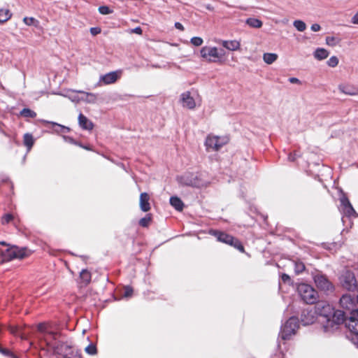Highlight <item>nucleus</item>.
I'll return each mask as SVG.
<instances>
[{"label":"nucleus","mask_w":358,"mask_h":358,"mask_svg":"<svg viewBox=\"0 0 358 358\" xmlns=\"http://www.w3.org/2000/svg\"><path fill=\"white\" fill-rule=\"evenodd\" d=\"M314 310L315 314L319 316L323 331L328 334H331L336 330L347 317L344 310H335L332 306L325 301L318 302Z\"/></svg>","instance_id":"nucleus-1"},{"label":"nucleus","mask_w":358,"mask_h":358,"mask_svg":"<svg viewBox=\"0 0 358 358\" xmlns=\"http://www.w3.org/2000/svg\"><path fill=\"white\" fill-rule=\"evenodd\" d=\"M310 275L316 287L319 290L327 294L334 292L335 287L334 284L331 282L327 275L321 271L315 269L311 272Z\"/></svg>","instance_id":"nucleus-2"},{"label":"nucleus","mask_w":358,"mask_h":358,"mask_svg":"<svg viewBox=\"0 0 358 358\" xmlns=\"http://www.w3.org/2000/svg\"><path fill=\"white\" fill-rule=\"evenodd\" d=\"M297 291L301 299L307 304L315 303L318 300L317 291L308 284H299L297 287Z\"/></svg>","instance_id":"nucleus-3"},{"label":"nucleus","mask_w":358,"mask_h":358,"mask_svg":"<svg viewBox=\"0 0 358 358\" xmlns=\"http://www.w3.org/2000/svg\"><path fill=\"white\" fill-rule=\"evenodd\" d=\"M299 327V319L296 316L290 317L280 327L279 336L282 340H289L294 335Z\"/></svg>","instance_id":"nucleus-4"},{"label":"nucleus","mask_w":358,"mask_h":358,"mask_svg":"<svg viewBox=\"0 0 358 358\" xmlns=\"http://www.w3.org/2000/svg\"><path fill=\"white\" fill-rule=\"evenodd\" d=\"M3 261L9 262L14 259H23L30 252L27 248H19L15 245L9 247L1 252Z\"/></svg>","instance_id":"nucleus-5"},{"label":"nucleus","mask_w":358,"mask_h":358,"mask_svg":"<svg viewBox=\"0 0 358 358\" xmlns=\"http://www.w3.org/2000/svg\"><path fill=\"white\" fill-rule=\"evenodd\" d=\"M339 282L343 289L350 292H358V280L352 271H344L339 277Z\"/></svg>","instance_id":"nucleus-6"},{"label":"nucleus","mask_w":358,"mask_h":358,"mask_svg":"<svg viewBox=\"0 0 358 358\" xmlns=\"http://www.w3.org/2000/svg\"><path fill=\"white\" fill-rule=\"evenodd\" d=\"M177 181L181 185L192 187H200L203 185L199 173H185L180 176H178Z\"/></svg>","instance_id":"nucleus-7"},{"label":"nucleus","mask_w":358,"mask_h":358,"mask_svg":"<svg viewBox=\"0 0 358 358\" xmlns=\"http://www.w3.org/2000/svg\"><path fill=\"white\" fill-rule=\"evenodd\" d=\"M201 57L209 62L220 61L224 55V50H218L216 47L203 46L200 50Z\"/></svg>","instance_id":"nucleus-8"},{"label":"nucleus","mask_w":358,"mask_h":358,"mask_svg":"<svg viewBox=\"0 0 358 358\" xmlns=\"http://www.w3.org/2000/svg\"><path fill=\"white\" fill-rule=\"evenodd\" d=\"M227 143V137L208 135L205 141V146L207 151H217Z\"/></svg>","instance_id":"nucleus-9"},{"label":"nucleus","mask_w":358,"mask_h":358,"mask_svg":"<svg viewBox=\"0 0 358 358\" xmlns=\"http://www.w3.org/2000/svg\"><path fill=\"white\" fill-rule=\"evenodd\" d=\"M357 317L350 316L347 326L350 331V339L358 348V310Z\"/></svg>","instance_id":"nucleus-10"},{"label":"nucleus","mask_w":358,"mask_h":358,"mask_svg":"<svg viewBox=\"0 0 358 358\" xmlns=\"http://www.w3.org/2000/svg\"><path fill=\"white\" fill-rule=\"evenodd\" d=\"M340 202L345 217L349 218L358 217V214L356 213L349 199L344 194H343L340 197Z\"/></svg>","instance_id":"nucleus-11"},{"label":"nucleus","mask_w":358,"mask_h":358,"mask_svg":"<svg viewBox=\"0 0 358 358\" xmlns=\"http://www.w3.org/2000/svg\"><path fill=\"white\" fill-rule=\"evenodd\" d=\"M339 305L344 310L351 311L352 313V316L357 317V310L354 309V299L350 294H343L340 299Z\"/></svg>","instance_id":"nucleus-12"},{"label":"nucleus","mask_w":358,"mask_h":358,"mask_svg":"<svg viewBox=\"0 0 358 358\" xmlns=\"http://www.w3.org/2000/svg\"><path fill=\"white\" fill-rule=\"evenodd\" d=\"M316 320L315 310L303 309L301 313V322L303 325L307 326L313 324Z\"/></svg>","instance_id":"nucleus-13"},{"label":"nucleus","mask_w":358,"mask_h":358,"mask_svg":"<svg viewBox=\"0 0 358 358\" xmlns=\"http://www.w3.org/2000/svg\"><path fill=\"white\" fill-rule=\"evenodd\" d=\"M122 71H111L100 76L99 81L105 85H110L115 83L120 77Z\"/></svg>","instance_id":"nucleus-14"},{"label":"nucleus","mask_w":358,"mask_h":358,"mask_svg":"<svg viewBox=\"0 0 358 358\" xmlns=\"http://www.w3.org/2000/svg\"><path fill=\"white\" fill-rule=\"evenodd\" d=\"M210 234L214 236L218 241L226 243L227 245L231 244L234 238V236L218 230H211Z\"/></svg>","instance_id":"nucleus-15"},{"label":"nucleus","mask_w":358,"mask_h":358,"mask_svg":"<svg viewBox=\"0 0 358 358\" xmlns=\"http://www.w3.org/2000/svg\"><path fill=\"white\" fill-rule=\"evenodd\" d=\"M181 101L182 106L189 109H194L196 106L195 101L194 98L190 96L189 92H185L181 94Z\"/></svg>","instance_id":"nucleus-16"},{"label":"nucleus","mask_w":358,"mask_h":358,"mask_svg":"<svg viewBox=\"0 0 358 358\" xmlns=\"http://www.w3.org/2000/svg\"><path fill=\"white\" fill-rule=\"evenodd\" d=\"M45 124L50 125L53 131L58 134H66L70 131V128L58 123L50 121H45Z\"/></svg>","instance_id":"nucleus-17"},{"label":"nucleus","mask_w":358,"mask_h":358,"mask_svg":"<svg viewBox=\"0 0 358 358\" xmlns=\"http://www.w3.org/2000/svg\"><path fill=\"white\" fill-rule=\"evenodd\" d=\"M78 124L83 129L92 130L93 129V123L82 113L78 115Z\"/></svg>","instance_id":"nucleus-18"},{"label":"nucleus","mask_w":358,"mask_h":358,"mask_svg":"<svg viewBox=\"0 0 358 358\" xmlns=\"http://www.w3.org/2000/svg\"><path fill=\"white\" fill-rule=\"evenodd\" d=\"M339 90L347 95H356L358 94V88L351 85H340Z\"/></svg>","instance_id":"nucleus-19"},{"label":"nucleus","mask_w":358,"mask_h":358,"mask_svg":"<svg viewBox=\"0 0 358 358\" xmlns=\"http://www.w3.org/2000/svg\"><path fill=\"white\" fill-rule=\"evenodd\" d=\"M140 208L143 212H148L150 209L149 196L146 192L141 193L140 195Z\"/></svg>","instance_id":"nucleus-20"},{"label":"nucleus","mask_w":358,"mask_h":358,"mask_svg":"<svg viewBox=\"0 0 358 358\" xmlns=\"http://www.w3.org/2000/svg\"><path fill=\"white\" fill-rule=\"evenodd\" d=\"M78 92L83 94L82 101L88 103H94L96 101V95L93 93L86 92L83 90H78Z\"/></svg>","instance_id":"nucleus-21"},{"label":"nucleus","mask_w":358,"mask_h":358,"mask_svg":"<svg viewBox=\"0 0 358 358\" xmlns=\"http://www.w3.org/2000/svg\"><path fill=\"white\" fill-rule=\"evenodd\" d=\"M170 204L178 211H182L184 208V203L177 196H172L170 198Z\"/></svg>","instance_id":"nucleus-22"},{"label":"nucleus","mask_w":358,"mask_h":358,"mask_svg":"<svg viewBox=\"0 0 358 358\" xmlns=\"http://www.w3.org/2000/svg\"><path fill=\"white\" fill-rule=\"evenodd\" d=\"M222 45L229 50L234 51L240 48V43L237 41H222Z\"/></svg>","instance_id":"nucleus-23"},{"label":"nucleus","mask_w":358,"mask_h":358,"mask_svg":"<svg viewBox=\"0 0 358 358\" xmlns=\"http://www.w3.org/2000/svg\"><path fill=\"white\" fill-rule=\"evenodd\" d=\"M78 90H70L67 92L66 94H64L65 97H67L69 99H70L72 102L78 103L80 101H82V96H79L78 94H80L78 92Z\"/></svg>","instance_id":"nucleus-24"},{"label":"nucleus","mask_w":358,"mask_h":358,"mask_svg":"<svg viewBox=\"0 0 358 358\" xmlns=\"http://www.w3.org/2000/svg\"><path fill=\"white\" fill-rule=\"evenodd\" d=\"M34 143V139L31 134L26 133L23 136V144L26 146L27 152H29Z\"/></svg>","instance_id":"nucleus-25"},{"label":"nucleus","mask_w":358,"mask_h":358,"mask_svg":"<svg viewBox=\"0 0 358 358\" xmlns=\"http://www.w3.org/2000/svg\"><path fill=\"white\" fill-rule=\"evenodd\" d=\"M329 55V52L326 49L322 48H317L313 53L315 58L318 60H323L326 59Z\"/></svg>","instance_id":"nucleus-26"},{"label":"nucleus","mask_w":358,"mask_h":358,"mask_svg":"<svg viewBox=\"0 0 358 358\" xmlns=\"http://www.w3.org/2000/svg\"><path fill=\"white\" fill-rule=\"evenodd\" d=\"M80 278L87 285L91 282L92 274L87 269H83L80 273Z\"/></svg>","instance_id":"nucleus-27"},{"label":"nucleus","mask_w":358,"mask_h":358,"mask_svg":"<svg viewBox=\"0 0 358 358\" xmlns=\"http://www.w3.org/2000/svg\"><path fill=\"white\" fill-rule=\"evenodd\" d=\"M278 59V55L275 53H264L263 55L264 62L268 64H273Z\"/></svg>","instance_id":"nucleus-28"},{"label":"nucleus","mask_w":358,"mask_h":358,"mask_svg":"<svg viewBox=\"0 0 358 358\" xmlns=\"http://www.w3.org/2000/svg\"><path fill=\"white\" fill-rule=\"evenodd\" d=\"M11 17V13L8 9H0V23L8 21Z\"/></svg>","instance_id":"nucleus-29"},{"label":"nucleus","mask_w":358,"mask_h":358,"mask_svg":"<svg viewBox=\"0 0 358 358\" xmlns=\"http://www.w3.org/2000/svg\"><path fill=\"white\" fill-rule=\"evenodd\" d=\"M246 24L253 28H260L262 26V22L260 20L252 17L247 19Z\"/></svg>","instance_id":"nucleus-30"},{"label":"nucleus","mask_w":358,"mask_h":358,"mask_svg":"<svg viewBox=\"0 0 358 358\" xmlns=\"http://www.w3.org/2000/svg\"><path fill=\"white\" fill-rule=\"evenodd\" d=\"M20 115L24 117L35 118L36 117V113L28 108H23L20 112Z\"/></svg>","instance_id":"nucleus-31"},{"label":"nucleus","mask_w":358,"mask_h":358,"mask_svg":"<svg viewBox=\"0 0 358 358\" xmlns=\"http://www.w3.org/2000/svg\"><path fill=\"white\" fill-rule=\"evenodd\" d=\"M341 41V39L335 36H327L326 44L331 47L337 45Z\"/></svg>","instance_id":"nucleus-32"},{"label":"nucleus","mask_w":358,"mask_h":358,"mask_svg":"<svg viewBox=\"0 0 358 358\" xmlns=\"http://www.w3.org/2000/svg\"><path fill=\"white\" fill-rule=\"evenodd\" d=\"M229 245L233 246L234 248L237 249L241 252H245L243 245L241 242L236 238L234 237L231 243Z\"/></svg>","instance_id":"nucleus-33"},{"label":"nucleus","mask_w":358,"mask_h":358,"mask_svg":"<svg viewBox=\"0 0 358 358\" xmlns=\"http://www.w3.org/2000/svg\"><path fill=\"white\" fill-rule=\"evenodd\" d=\"M293 25L299 31H303L306 29V23L300 20H294Z\"/></svg>","instance_id":"nucleus-34"},{"label":"nucleus","mask_w":358,"mask_h":358,"mask_svg":"<svg viewBox=\"0 0 358 358\" xmlns=\"http://www.w3.org/2000/svg\"><path fill=\"white\" fill-rule=\"evenodd\" d=\"M306 267L304 264L301 261L294 262V271L296 274L302 273Z\"/></svg>","instance_id":"nucleus-35"},{"label":"nucleus","mask_w":358,"mask_h":358,"mask_svg":"<svg viewBox=\"0 0 358 358\" xmlns=\"http://www.w3.org/2000/svg\"><path fill=\"white\" fill-rule=\"evenodd\" d=\"M85 352L90 355H95L97 353V348L94 343H90L85 349Z\"/></svg>","instance_id":"nucleus-36"},{"label":"nucleus","mask_w":358,"mask_h":358,"mask_svg":"<svg viewBox=\"0 0 358 358\" xmlns=\"http://www.w3.org/2000/svg\"><path fill=\"white\" fill-rule=\"evenodd\" d=\"M151 222V216L150 214L146 215L144 217L139 220V224L143 227H147Z\"/></svg>","instance_id":"nucleus-37"},{"label":"nucleus","mask_w":358,"mask_h":358,"mask_svg":"<svg viewBox=\"0 0 358 358\" xmlns=\"http://www.w3.org/2000/svg\"><path fill=\"white\" fill-rule=\"evenodd\" d=\"M23 22L25 23V24H27L28 26L34 25L35 27H37L38 24V21L37 20H36L35 18L31 17H24Z\"/></svg>","instance_id":"nucleus-38"},{"label":"nucleus","mask_w":358,"mask_h":358,"mask_svg":"<svg viewBox=\"0 0 358 358\" xmlns=\"http://www.w3.org/2000/svg\"><path fill=\"white\" fill-rule=\"evenodd\" d=\"M63 348L69 349L70 347L66 343L58 344L57 346L54 347V352L55 353L62 355V350Z\"/></svg>","instance_id":"nucleus-39"},{"label":"nucleus","mask_w":358,"mask_h":358,"mask_svg":"<svg viewBox=\"0 0 358 358\" xmlns=\"http://www.w3.org/2000/svg\"><path fill=\"white\" fill-rule=\"evenodd\" d=\"M98 10L101 15H108L113 12V10L107 6H101L99 7Z\"/></svg>","instance_id":"nucleus-40"},{"label":"nucleus","mask_w":358,"mask_h":358,"mask_svg":"<svg viewBox=\"0 0 358 358\" xmlns=\"http://www.w3.org/2000/svg\"><path fill=\"white\" fill-rule=\"evenodd\" d=\"M327 63L329 66L335 67L338 64V59L336 56H332L328 59Z\"/></svg>","instance_id":"nucleus-41"},{"label":"nucleus","mask_w":358,"mask_h":358,"mask_svg":"<svg viewBox=\"0 0 358 358\" xmlns=\"http://www.w3.org/2000/svg\"><path fill=\"white\" fill-rule=\"evenodd\" d=\"M190 42L194 46H200L202 45L203 41L201 37L194 36L191 38Z\"/></svg>","instance_id":"nucleus-42"},{"label":"nucleus","mask_w":358,"mask_h":358,"mask_svg":"<svg viewBox=\"0 0 358 358\" xmlns=\"http://www.w3.org/2000/svg\"><path fill=\"white\" fill-rule=\"evenodd\" d=\"M133 288L130 286H126L124 288L123 296L125 298L131 297L133 294Z\"/></svg>","instance_id":"nucleus-43"},{"label":"nucleus","mask_w":358,"mask_h":358,"mask_svg":"<svg viewBox=\"0 0 358 358\" xmlns=\"http://www.w3.org/2000/svg\"><path fill=\"white\" fill-rule=\"evenodd\" d=\"M13 216L10 213H7L4 215L2 217L1 222L3 224H8L11 220H13Z\"/></svg>","instance_id":"nucleus-44"},{"label":"nucleus","mask_w":358,"mask_h":358,"mask_svg":"<svg viewBox=\"0 0 358 358\" xmlns=\"http://www.w3.org/2000/svg\"><path fill=\"white\" fill-rule=\"evenodd\" d=\"M62 138L66 143L73 144V145H78V142L76 141L75 139H73L71 136L63 135Z\"/></svg>","instance_id":"nucleus-45"},{"label":"nucleus","mask_w":358,"mask_h":358,"mask_svg":"<svg viewBox=\"0 0 358 358\" xmlns=\"http://www.w3.org/2000/svg\"><path fill=\"white\" fill-rule=\"evenodd\" d=\"M90 33L93 36H96L101 33V29L99 27H92L90 28Z\"/></svg>","instance_id":"nucleus-46"},{"label":"nucleus","mask_w":358,"mask_h":358,"mask_svg":"<svg viewBox=\"0 0 358 358\" xmlns=\"http://www.w3.org/2000/svg\"><path fill=\"white\" fill-rule=\"evenodd\" d=\"M281 280L285 283H289L291 281V278H290L289 275H288L287 274H285V273H283L282 275Z\"/></svg>","instance_id":"nucleus-47"},{"label":"nucleus","mask_w":358,"mask_h":358,"mask_svg":"<svg viewBox=\"0 0 358 358\" xmlns=\"http://www.w3.org/2000/svg\"><path fill=\"white\" fill-rule=\"evenodd\" d=\"M37 329L42 333L46 332V326L43 323H39L37 326Z\"/></svg>","instance_id":"nucleus-48"},{"label":"nucleus","mask_w":358,"mask_h":358,"mask_svg":"<svg viewBox=\"0 0 358 358\" xmlns=\"http://www.w3.org/2000/svg\"><path fill=\"white\" fill-rule=\"evenodd\" d=\"M310 29L313 31H318L320 30L321 27L319 24H313L310 27Z\"/></svg>","instance_id":"nucleus-49"},{"label":"nucleus","mask_w":358,"mask_h":358,"mask_svg":"<svg viewBox=\"0 0 358 358\" xmlns=\"http://www.w3.org/2000/svg\"><path fill=\"white\" fill-rule=\"evenodd\" d=\"M143 30L140 27H137L133 29H131V33H134L136 34H142Z\"/></svg>","instance_id":"nucleus-50"},{"label":"nucleus","mask_w":358,"mask_h":358,"mask_svg":"<svg viewBox=\"0 0 358 358\" xmlns=\"http://www.w3.org/2000/svg\"><path fill=\"white\" fill-rule=\"evenodd\" d=\"M297 157V155L296 153H290L288 156V159L290 161V162H294L295 161V159H296Z\"/></svg>","instance_id":"nucleus-51"},{"label":"nucleus","mask_w":358,"mask_h":358,"mask_svg":"<svg viewBox=\"0 0 358 358\" xmlns=\"http://www.w3.org/2000/svg\"><path fill=\"white\" fill-rule=\"evenodd\" d=\"M174 26H175V27L177 29H179L180 31H183L184 30V27H183V25L180 22H176L175 23Z\"/></svg>","instance_id":"nucleus-52"},{"label":"nucleus","mask_w":358,"mask_h":358,"mask_svg":"<svg viewBox=\"0 0 358 358\" xmlns=\"http://www.w3.org/2000/svg\"><path fill=\"white\" fill-rule=\"evenodd\" d=\"M3 126H4L3 123L0 121V132L5 136L9 137V135L2 129Z\"/></svg>","instance_id":"nucleus-53"},{"label":"nucleus","mask_w":358,"mask_h":358,"mask_svg":"<svg viewBox=\"0 0 358 358\" xmlns=\"http://www.w3.org/2000/svg\"><path fill=\"white\" fill-rule=\"evenodd\" d=\"M352 22L355 24H358V13H356L352 17Z\"/></svg>","instance_id":"nucleus-54"},{"label":"nucleus","mask_w":358,"mask_h":358,"mask_svg":"<svg viewBox=\"0 0 358 358\" xmlns=\"http://www.w3.org/2000/svg\"><path fill=\"white\" fill-rule=\"evenodd\" d=\"M289 82H290L291 83H300V80H299L298 78H294V77L290 78L289 79Z\"/></svg>","instance_id":"nucleus-55"},{"label":"nucleus","mask_w":358,"mask_h":358,"mask_svg":"<svg viewBox=\"0 0 358 358\" xmlns=\"http://www.w3.org/2000/svg\"><path fill=\"white\" fill-rule=\"evenodd\" d=\"M205 8L208 9V10L213 11L214 10V8L210 4H206L204 5Z\"/></svg>","instance_id":"nucleus-56"},{"label":"nucleus","mask_w":358,"mask_h":358,"mask_svg":"<svg viewBox=\"0 0 358 358\" xmlns=\"http://www.w3.org/2000/svg\"><path fill=\"white\" fill-rule=\"evenodd\" d=\"M83 148H84V149H85L87 150H91V148L88 145H84L83 147Z\"/></svg>","instance_id":"nucleus-57"},{"label":"nucleus","mask_w":358,"mask_h":358,"mask_svg":"<svg viewBox=\"0 0 358 358\" xmlns=\"http://www.w3.org/2000/svg\"><path fill=\"white\" fill-rule=\"evenodd\" d=\"M48 334H49L50 335L52 336H55V334H54L53 332H52V331L48 332Z\"/></svg>","instance_id":"nucleus-58"},{"label":"nucleus","mask_w":358,"mask_h":358,"mask_svg":"<svg viewBox=\"0 0 358 358\" xmlns=\"http://www.w3.org/2000/svg\"><path fill=\"white\" fill-rule=\"evenodd\" d=\"M78 146H80V147H81V148H83V147L84 146V145H83V144H81L80 143H78Z\"/></svg>","instance_id":"nucleus-59"},{"label":"nucleus","mask_w":358,"mask_h":358,"mask_svg":"<svg viewBox=\"0 0 358 358\" xmlns=\"http://www.w3.org/2000/svg\"><path fill=\"white\" fill-rule=\"evenodd\" d=\"M344 217L342 218V221L344 222H345V220H344Z\"/></svg>","instance_id":"nucleus-60"},{"label":"nucleus","mask_w":358,"mask_h":358,"mask_svg":"<svg viewBox=\"0 0 358 358\" xmlns=\"http://www.w3.org/2000/svg\"><path fill=\"white\" fill-rule=\"evenodd\" d=\"M357 303H358V295L357 296Z\"/></svg>","instance_id":"nucleus-61"},{"label":"nucleus","mask_w":358,"mask_h":358,"mask_svg":"<svg viewBox=\"0 0 358 358\" xmlns=\"http://www.w3.org/2000/svg\"><path fill=\"white\" fill-rule=\"evenodd\" d=\"M14 358H19L17 356H16V357H14Z\"/></svg>","instance_id":"nucleus-62"},{"label":"nucleus","mask_w":358,"mask_h":358,"mask_svg":"<svg viewBox=\"0 0 358 358\" xmlns=\"http://www.w3.org/2000/svg\"><path fill=\"white\" fill-rule=\"evenodd\" d=\"M357 13H358V11H357Z\"/></svg>","instance_id":"nucleus-63"}]
</instances>
